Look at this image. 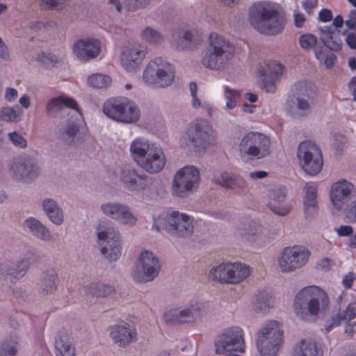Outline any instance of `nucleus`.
Returning a JSON list of instances; mask_svg holds the SVG:
<instances>
[{
    "label": "nucleus",
    "mask_w": 356,
    "mask_h": 356,
    "mask_svg": "<svg viewBox=\"0 0 356 356\" xmlns=\"http://www.w3.org/2000/svg\"><path fill=\"white\" fill-rule=\"evenodd\" d=\"M152 227L158 232L165 229L177 236L190 235L193 230L192 220L189 216L178 211H172L170 213H162L158 218H154Z\"/></svg>",
    "instance_id": "423d86ee"
},
{
    "label": "nucleus",
    "mask_w": 356,
    "mask_h": 356,
    "mask_svg": "<svg viewBox=\"0 0 356 356\" xmlns=\"http://www.w3.org/2000/svg\"><path fill=\"white\" fill-rule=\"evenodd\" d=\"M55 347L57 356H74L75 348L67 341L63 339H58L55 341Z\"/></svg>",
    "instance_id": "c03bdc74"
},
{
    "label": "nucleus",
    "mask_w": 356,
    "mask_h": 356,
    "mask_svg": "<svg viewBox=\"0 0 356 356\" xmlns=\"http://www.w3.org/2000/svg\"><path fill=\"white\" fill-rule=\"evenodd\" d=\"M186 136L190 145L196 148L205 149L215 141L211 126L202 119H197L191 123L186 131Z\"/></svg>",
    "instance_id": "ddd939ff"
},
{
    "label": "nucleus",
    "mask_w": 356,
    "mask_h": 356,
    "mask_svg": "<svg viewBox=\"0 0 356 356\" xmlns=\"http://www.w3.org/2000/svg\"><path fill=\"white\" fill-rule=\"evenodd\" d=\"M210 53L204 56L202 63L207 68L220 70L224 67L225 60L229 58L234 51V47L221 35L211 33L209 35Z\"/></svg>",
    "instance_id": "0eeeda50"
},
{
    "label": "nucleus",
    "mask_w": 356,
    "mask_h": 356,
    "mask_svg": "<svg viewBox=\"0 0 356 356\" xmlns=\"http://www.w3.org/2000/svg\"><path fill=\"white\" fill-rule=\"evenodd\" d=\"M318 0H304L302 7L307 13H310L312 9L316 6Z\"/></svg>",
    "instance_id": "680f3d73"
},
{
    "label": "nucleus",
    "mask_w": 356,
    "mask_h": 356,
    "mask_svg": "<svg viewBox=\"0 0 356 356\" xmlns=\"http://www.w3.org/2000/svg\"><path fill=\"white\" fill-rule=\"evenodd\" d=\"M8 138L13 144L16 147L24 148L27 145L26 140L21 134L16 131L9 133Z\"/></svg>",
    "instance_id": "3c124183"
},
{
    "label": "nucleus",
    "mask_w": 356,
    "mask_h": 356,
    "mask_svg": "<svg viewBox=\"0 0 356 356\" xmlns=\"http://www.w3.org/2000/svg\"><path fill=\"white\" fill-rule=\"evenodd\" d=\"M270 140L264 134L250 131L241 140L239 149L241 154L261 159L268 155Z\"/></svg>",
    "instance_id": "9b49d317"
},
{
    "label": "nucleus",
    "mask_w": 356,
    "mask_h": 356,
    "mask_svg": "<svg viewBox=\"0 0 356 356\" xmlns=\"http://www.w3.org/2000/svg\"><path fill=\"white\" fill-rule=\"evenodd\" d=\"M141 37L146 42L153 44L159 43L163 40L162 35L157 31L149 27L143 31Z\"/></svg>",
    "instance_id": "de8ad7c7"
},
{
    "label": "nucleus",
    "mask_w": 356,
    "mask_h": 356,
    "mask_svg": "<svg viewBox=\"0 0 356 356\" xmlns=\"http://www.w3.org/2000/svg\"><path fill=\"white\" fill-rule=\"evenodd\" d=\"M321 31V40L325 46L334 51H338L341 49V41L339 38L334 37V33L330 27L324 26Z\"/></svg>",
    "instance_id": "e433bc0d"
},
{
    "label": "nucleus",
    "mask_w": 356,
    "mask_h": 356,
    "mask_svg": "<svg viewBox=\"0 0 356 356\" xmlns=\"http://www.w3.org/2000/svg\"><path fill=\"white\" fill-rule=\"evenodd\" d=\"M216 353L241 352L245 350V340L242 329L238 327H229L218 336L215 343Z\"/></svg>",
    "instance_id": "4468645a"
},
{
    "label": "nucleus",
    "mask_w": 356,
    "mask_h": 356,
    "mask_svg": "<svg viewBox=\"0 0 356 356\" xmlns=\"http://www.w3.org/2000/svg\"><path fill=\"white\" fill-rule=\"evenodd\" d=\"M248 266L241 263L221 264L213 268L209 277L220 283L237 284L242 282L250 275Z\"/></svg>",
    "instance_id": "f8f14e48"
},
{
    "label": "nucleus",
    "mask_w": 356,
    "mask_h": 356,
    "mask_svg": "<svg viewBox=\"0 0 356 356\" xmlns=\"http://www.w3.org/2000/svg\"><path fill=\"white\" fill-rule=\"evenodd\" d=\"M73 52L81 60H88L97 57L100 52L97 40H79L73 47Z\"/></svg>",
    "instance_id": "a878e982"
},
{
    "label": "nucleus",
    "mask_w": 356,
    "mask_h": 356,
    "mask_svg": "<svg viewBox=\"0 0 356 356\" xmlns=\"http://www.w3.org/2000/svg\"><path fill=\"white\" fill-rule=\"evenodd\" d=\"M348 88L354 97V100L356 102V76H353L350 79L348 83Z\"/></svg>",
    "instance_id": "69168bd1"
},
{
    "label": "nucleus",
    "mask_w": 356,
    "mask_h": 356,
    "mask_svg": "<svg viewBox=\"0 0 356 356\" xmlns=\"http://www.w3.org/2000/svg\"><path fill=\"white\" fill-rule=\"evenodd\" d=\"M200 182V173L194 166H185L175 175L172 193L178 197H184L189 191L197 188Z\"/></svg>",
    "instance_id": "dca6fc26"
},
{
    "label": "nucleus",
    "mask_w": 356,
    "mask_h": 356,
    "mask_svg": "<svg viewBox=\"0 0 356 356\" xmlns=\"http://www.w3.org/2000/svg\"><path fill=\"white\" fill-rule=\"evenodd\" d=\"M299 41L303 49H308L315 46L317 38L314 35L305 34L300 36Z\"/></svg>",
    "instance_id": "8fccbe9b"
},
{
    "label": "nucleus",
    "mask_w": 356,
    "mask_h": 356,
    "mask_svg": "<svg viewBox=\"0 0 356 356\" xmlns=\"http://www.w3.org/2000/svg\"><path fill=\"white\" fill-rule=\"evenodd\" d=\"M346 42L350 49H356V34L354 33H348L346 38Z\"/></svg>",
    "instance_id": "e2e57ef3"
},
{
    "label": "nucleus",
    "mask_w": 356,
    "mask_h": 356,
    "mask_svg": "<svg viewBox=\"0 0 356 356\" xmlns=\"http://www.w3.org/2000/svg\"><path fill=\"white\" fill-rule=\"evenodd\" d=\"M332 18V13L330 10L323 8L318 13V19L322 22H330Z\"/></svg>",
    "instance_id": "13d9d810"
},
{
    "label": "nucleus",
    "mask_w": 356,
    "mask_h": 356,
    "mask_svg": "<svg viewBox=\"0 0 356 356\" xmlns=\"http://www.w3.org/2000/svg\"><path fill=\"white\" fill-rule=\"evenodd\" d=\"M356 316V304L350 303L346 309L341 313L339 312L333 316L330 322L325 325V330L327 332H330L334 327L339 325L342 321L350 322Z\"/></svg>",
    "instance_id": "2f4dec72"
},
{
    "label": "nucleus",
    "mask_w": 356,
    "mask_h": 356,
    "mask_svg": "<svg viewBox=\"0 0 356 356\" xmlns=\"http://www.w3.org/2000/svg\"><path fill=\"white\" fill-rule=\"evenodd\" d=\"M146 52L138 43L126 47L121 54V64L125 70L135 71L145 57Z\"/></svg>",
    "instance_id": "aec40b11"
},
{
    "label": "nucleus",
    "mask_w": 356,
    "mask_h": 356,
    "mask_svg": "<svg viewBox=\"0 0 356 356\" xmlns=\"http://www.w3.org/2000/svg\"><path fill=\"white\" fill-rule=\"evenodd\" d=\"M283 343V331L278 321H267L256 337V346L260 356H276Z\"/></svg>",
    "instance_id": "20e7f679"
},
{
    "label": "nucleus",
    "mask_w": 356,
    "mask_h": 356,
    "mask_svg": "<svg viewBox=\"0 0 356 356\" xmlns=\"http://www.w3.org/2000/svg\"><path fill=\"white\" fill-rule=\"evenodd\" d=\"M111 82L110 76L102 74H92L88 78V85L97 88H106L111 84Z\"/></svg>",
    "instance_id": "37998d69"
},
{
    "label": "nucleus",
    "mask_w": 356,
    "mask_h": 356,
    "mask_svg": "<svg viewBox=\"0 0 356 356\" xmlns=\"http://www.w3.org/2000/svg\"><path fill=\"white\" fill-rule=\"evenodd\" d=\"M149 3V0H128L125 6L129 10H135L138 8H144Z\"/></svg>",
    "instance_id": "864d4df0"
},
{
    "label": "nucleus",
    "mask_w": 356,
    "mask_h": 356,
    "mask_svg": "<svg viewBox=\"0 0 356 356\" xmlns=\"http://www.w3.org/2000/svg\"><path fill=\"white\" fill-rule=\"evenodd\" d=\"M284 66L275 61L270 60L266 64V68L260 71L261 76L264 79L262 81V88L268 92H274L276 89V83L282 74Z\"/></svg>",
    "instance_id": "5701e85b"
},
{
    "label": "nucleus",
    "mask_w": 356,
    "mask_h": 356,
    "mask_svg": "<svg viewBox=\"0 0 356 356\" xmlns=\"http://www.w3.org/2000/svg\"><path fill=\"white\" fill-rule=\"evenodd\" d=\"M293 92L297 95L298 108L301 115H305L310 110L316 97V92L310 83L301 81L294 85Z\"/></svg>",
    "instance_id": "412c9836"
},
{
    "label": "nucleus",
    "mask_w": 356,
    "mask_h": 356,
    "mask_svg": "<svg viewBox=\"0 0 356 356\" xmlns=\"http://www.w3.org/2000/svg\"><path fill=\"white\" fill-rule=\"evenodd\" d=\"M329 298L327 293L316 286H309L301 289L296 296L294 309L298 316L305 311L311 315H317L320 309H325L328 306Z\"/></svg>",
    "instance_id": "7ed1b4c3"
},
{
    "label": "nucleus",
    "mask_w": 356,
    "mask_h": 356,
    "mask_svg": "<svg viewBox=\"0 0 356 356\" xmlns=\"http://www.w3.org/2000/svg\"><path fill=\"white\" fill-rule=\"evenodd\" d=\"M130 151L136 163L150 173L159 172L165 164V157L162 149L143 138L134 140Z\"/></svg>",
    "instance_id": "f03ea898"
},
{
    "label": "nucleus",
    "mask_w": 356,
    "mask_h": 356,
    "mask_svg": "<svg viewBox=\"0 0 356 356\" xmlns=\"http://www.w3.org/2000/svg\"><path fill=\"white\" fill-rule=\"evenodd\" d=\"M63 106L72 108L80 113L76 102L68 97L59 96L52 98L47 105V111L50 115L53 108L61 109Z\"/></svg>",
    "instance_id": "72a5a7b5"
},
{
    "label": "nucleus",
    "mask_w": 356,
    "mask_h": 356,
    "mask_svg": "<svg viewBox=\"0 0 356 356\" xmlns=\"http://www.w3.org/2000/svg\"><path fill=\"white\" fill-rule=\"evenodd\" d=\"M356 280V275L353 272H349L345 275L342 280V284L346 289H350L353 286V283Z\"/></svg>",
    "instance_id": "6e6d98bb"
},
{
    "label": "nucleus",
    "mask_w": 356,
    "mask_h": 356,
    "mask_svg": "<svg viewBox=\"0 0 356 356\" xmlns=\"http://www.w3.org/2000/svg\"><path fill=\"white\" fill-rule=\"evenodd\" d=\"M224 92L227 107L229 109L234 108L236 105L237 99L241 96L239 91L232 90L228 86H225Z\"/></svg>",
    "instance_id": "09e8293b"
},
{
    "label": "nucleus",
    "mask_w": 356,
    "mask_h": 356,
    "mask_svg": "<svg viewBox=\"0 0 356 356\" xmlns=\"http://www.w3.org/2000/svg\"><path fill=\"white\" fill-rule=\"evenodd\" d=\"M286 197L285 188H278L270 192L269 194L270 202L268 207L275 214L280 216H286L291 210V207L287 204H283L282 202Z\"/></svg>",
    "instance_id": "cd10ccee"
},
{
    "label": "nucleus",
    "mask_w": 356,
    "mask_h": 356,
    "mask_svg": "<svg viewBox=\"0 0 356 356\" xmlns=\"http://www.w3.org/2000/svg\"><path fill=\"white\" fill-rule=\"evenodd\" d=\"M249 20L256 30L266 35L279 33L285 24L284 17L266 2H257L250 8Z\"/></svg>",
    "instance_id": "f257e3e1"
},
{
    "label": "nucleus",
    "mask_w": 356,
    "mask_h": 356,
    "mask_svg": "<svg viewBox=\"0 0 356 356\" xmlns=\"http://www.w3.org/2000/svg\"><path fill=\"white\" fill-rule=\"evenodd\" d=\"M110 335L115 343L121 347H125L136 340V332L130 325L121 322L111 327Z\"/></svg>",
    "instance_id": "393cba45"
},
{
    "label": "nucleus",
    "mask_w": 356,
    "mask_h": 356,
    "mask_svg": "<svg viewBox=\"0 0 356 356\" xmlns=\"http://www.w3.org/2000/svg\"><path fill=\"white\" fill-rule=\"evenodd\" d=\"M297 156L302 169L308 175L319 173L323 165L321 149L311 141L302 142L298 148Z\"/></svg>",
    "instance_id": "1a4fd4ad"
},
{
    "label": "nucleus",
    "mask_w": 356,
    "mask_h": 356,
    "mask_svg": "<svg viewBox=\"0 0 356 356\" xmlns=\"http://www.w3.org/2000/svg\"><path fill=\"white\" fill-rule=\"evenodd\" d=\"M353 185L346 179L334 182L330 190V199L334 208L343 209L347 204Z\"/></svg>",
    "instance_id": "4be33fe9"
},
{
    "label": "nucleus",
    "mask_w": 356,
    "mask_h": 356,
    "mask_svg": "<svg viewBox=\"0 0 356 356\" xmlns=\"http://www.w3.org/2000/svg\"><path fill=\"white\" fill-rule=\"evenodd\" d=\"M10 171L16 179L27 182L37 177L39 168L33 159L19 156L13 160Z\"/></svg>",
    "instance_id": "a211bd4d"
},
{
    "label": "nucleus",
    "mask_w": 356,
    "mask_h": 356,
    "mask_svg": "<svg viewBox=\"0 0 356 356\" xmlns=\"http://www.w3.org/2000/svg\"><path fill=\"white\" fill-rule=\"evenodd\" d=\"M309 256L310 252L305 247H286L279 258L280 268L285 273L294 271L305 266Z\"/></svg>",
    "instance_id": "2eb2a0df"
},
{
    "label": "nucleus",
    "mask_w": 356,
    "mask_h": 356,
    "mask_svg": "<svg viewBox=\"0 0 356 356\" xmlns=\"http://www.w3.org/2000/svg\"><path fill=\"white\" fill-rule=\"evenodd\" d=\"M24 223L35 236L42 240L49 238V234L48 230L38 220L33 218H30L26 220Z\"/></svg>",
    "instance_id": "58836bf2"
},
{
    "label": "nucleus",
    "mask_w": 356,
    "mask_h": 356,
    "mask_svg": "<svg viewBox=\"0 0 356 356\" xmlns=\"http://www.w3.org/2000/svg\"><path fill=\"white\" fill-rule=\"evenodd\" d=\"M200 306L191 305L190 308L179 310L177 308L167 309L163 318L168 324L175 325L193 321L199 314Z\"/></svg>",
    "instance_id": "b1692460"
},
{
    "label": "nucleus",
    "mask_w": 356,
    "mask_h": 356,
    "mask_svg": "<svg viewBox=\"0 0 356 356\" xmlns=\"http://www.w3.org/2000/svg\"><path fill=\"white\" fill-rule=\"evenodd\" d=\"M17 91L15 88H8L6 90L5 98L8 102H13L17 97Z\"/></svg>",
    "instance_id": "052dcab7"
},
{
    "label": "nucleus",
    "mask_w": 356,
    "mask_h": 356,
    "mask_svg": "<svg viewBox=\"0 0 356 356\" xmlns=\"http://www.w3.org/2000/svg\"><path fill=\"white\" fill-rule=\"evenodd\" d=\"M294 356H323V352L318 348L316 343L302 340L294 350Z\"/></svg>",
    "instance_id": "f704fd0d"
},
{
    "label": "nucleus",
    "mask_w": 356,
    "mask_h": 356,
    "mask_svg": "<svg viewBox=\"0 0 356 356\" xmlns=\"http://www.w3.org/2000/svg\"><path fill=\"white\" fill-rule=\"evenodd\" d=\"M46 8L54 10H61L64 7L66 0H42Z\"/></svg>",
    "instance_id": "5fc2aeb1"
},
{
    "label": "nucleus",
    "mask_w": 356,
    "mask_h": 356,
    "mask_svg": "<svg viewBox=\"0 0 356 356\" xmlns=\"http://www.w3.org/2000/svg\"><path fill=\"white\" fill-rule=\"evenodd\" d=\"M120 179L125 187L131 191L140 193L147 191L150 188V180L145 175H139L130 168H124L122 170Z\"/></svg>",
    "instance_id": "6ab92c4d"
},
{
    "label": "nucleus",
    "mask_w": 356,
    "mask_h": 356,
    "mask_svg": "<svg viewBox=\"0 0 356 356\" xmlns=\"http://www.w3.org/2000/svg\"><path fill=\"white\" fill-rule=\"evenodd\" d=\"M22 114V111L17 108L3 107L0 108V120L6 122H17Z\"/></svg>",
    "instance_id": "a18cd8bd"
},
{
    "label": "nucleus",
    "mask_w": 356,
    "mask_h": 356,
    "mask_svg": "<svg viewBox=\"0 0 356 356\" xmlns=\"http://www.w3.org/2000/svg\"><path fill=\"white\" fill-rule=\"evenodd\" d=\"M18 343L16 335L4 339L0 345V356H15L18 350Z\"/></svg>",
    "instance_id": "4c0bfd02"
},
{
    "label": "nucleus",
    "mask_w": 356,
    "mask_h": 356,
    "mask_svg": "<svg viewBox=\"0 0 356 356\" xmlns=\"http://www.w3.org/2000/svg\"><path fill=\"white\" fill-rule=\"evenodd\" d=\"M81 129H84L82 121L76 118L74 120L72 118L69 120L67 126L61 132L62 138L69 145L74 143L76 139H79V136L76 137V136L79 134Z\"/></svg>",
    "instance_id": "473e14b6"
},
{
    "label": "nucleus",
    "mask_w": 356,
    "mask_h": 356,
    "mask_svg": "<svg viewBox=\"0 0 356 356\" xmlns=\"http://www.w3.org/2000/svg\"><path fill=\"white\" fill-rule=\"evenodd\" d=\"M103 111L110 118L124 123H133L140 118L138 106L127 97L108 99L103 106Z\"/></svg>",
    "instance_id": "39448f33"
},
{
    "label": "nucleus",
    "mask_w": 356,
    "mask_h": 356,
    "mask_svg": "<svg viewBox=\"0 0 356 356\" xmlns=\"http://www.w3.org/2000/svg\"><path fill=\"white\" fill-rule=\"evenodd\" d=\"M273 298L266 291H261L256 296L254 306L257 309L266 312L273 306Z\"/></svg>",
    "instance_id": "79ce46f5"
},
{
    "label": "nucleus",
    "mask_w": 356,
    "mask_h": 356,
    "mask_svg": "<svg viewBox=\"0 0 356 356\" xmlns=\"http://www.w3.org/2000/svg\"><path fill=\"white\" fill-rule=\"evenodd\" d=\"M339 236H349L353 233V228L350 225H341L338 228H334Z\"/></svg>",
    "instance_id": "4d7b16f0"
},
{
    "label": "nucleus",
    "mask_w": 356,
    "mask_h": 356,
    "mask_svg": "<svg viewBox=\"0 0 356 356\" xmlns=\"http://www.w3.org/2000/svg\"><path fill=\"white\" fill-rule=\"evenodd\" d=\"M346 26L350 29H354L356 27V10H353L349 14V19L346 22Z\"/></svg>",
    "instance_id": "bf43d9fd"
},
{
    "label": "nucleus",
    "mask_w": 356,
    "mask_h": 356,
    "mask_svg": "<svg viewBox=\"0 0 356 356\" xmlns=\"http://www.w3.org/2000/svg\"><path fill=\"white\" fill-rule=\"evenodd\" d=\"M143 79L147 83L168 86L174 81L175 70L170 63L161 58H156L147 64Z\"/></svg>",
    "instance_id": "6e6552de"
},
{
    "label": "nucleus",
    "mask_w": 356,
    "mask_h": 356,
    "mask_svg": "<svg viewBox=\"0 0 356 356\" xmlns=\"http://www.w3.org/2000/svg\"><path fill=\"white\" fill-rule=\"evenodd\" d=\"M113 291L114 289L112 286L100 283H92L86 288L87 294H90L95 297H106Z\"/></svg>",
    "instance_id": "ea45409f"
},
{
    "label": "nucleus",
    "mask_w": 356,
    "mask_h": 356,
    "mask_svg": "<svg viewBox=\"0 0 356 356\" xmlns=\"http://www.w3.org/2000/svg\"><path fill=\"white\" fill-rule=\"evenodd\" d=\"M97 237L101 241V252L110 261H116L121 255L120 235L113 226L101 222L97 227Z\"/></svg>",
    "instance_id": "9d476101"
},
{
    "label": "nucleus",
    "mask_w": 356,
    "mask_h": 356,
    "mask_svg": "<svg viewBox=\"0 0 356 356\" xmlns=\"http://www.w3.org/2000/svg\"><path fill=\"white\" fill-rule=\"evenodd\" d=\"M332 264V261L331 259L328 258H324L319 261L318 266L322 269L328 270L331 266Z\"/></svg>",
    "instance_id": "774afa93"
},
{
    "label": "nucleus",
    "mask_w": 356,
    "mask_h": 356,
    "mask_svg": "<svg viewBox=\"0 0 356 356\" xmlns=\"http://www.w3.org/2000/svg\"><path fill=\"white\" fill-rule=\"evenodd\" d=\"M37 60L44 65H54L59 61V58L54 54H45L42 52L38 56Z\"/></svg>",
    "instance_id": "603ef678"
},
{
    "label": "nucleus",
    "mask_w": 356,
    "mask_h": 356,
    "mask_svg": "<svg viewBox=\"0 0 356 356\" xmlns=\"http://www.w3.org/2000/svg\"><path fill=\"white\" fill-rule=\"evenodd\" d=\"M56 280L57 275L55 273L54 270L51 269L48 273H46V277L43 278L42 283V291L47 293L54 291L56 288Z\"/></svg>",
    "instance_id": "49530a36"
},
{
    "label": "nucleus",
    "mask_w": 356,
    "mask_h": 356,
    "mask_svg": "<svg viewBox=\"0 0 356 356\" xmlns=\"http://www.w3.org/2000/svg\"><path fill=\"white\" fill-rule=\"evenodd\" d=\"M43 208L52 222L60 225L63 221V214L53 200H44Z\"/></svg>",
    "instance_id": "c9c22d12"
},
{
    "label": "nucleus",
    "mask_w": 356,
    "mask_h": 356,
    "mask_svg": "<svg viewBox=\"0 0 356 356\" xmlns=\"http://www.w3.org/2000/svg\"><path fill=\"white\" fill-rule=\"evenodd\" d=\"M305 21V17L302 13H296L294 15V22L297 27L302 26Z\"/></svg>",
    "instance_id": "338daca9"
},
{
    "label": "nucleus",
    "mask_w": 356,
    "mask_h": 356,
    "mask_svg": "<svg viewBox=\"0 0 356 356\" xmlns=\"http://www.w3.org/2000/svg\"><path fill=\"white\" fill-rule=\"evenodd\" d=\"M337 60V56L335 54L331 53L326 56L324 64L327 68H331L334 66L335 61Z\"/></svg>",
    "instance_id": "0e129e2a"
},
{
    "label": "nucleus",
    "mask_w": 356,
    "mask_h": 356,
    "mask_svg": "<svg viewBox=\"0 0 356 356\" xmlns=\"http://www.w3.org/2000/svg\"><path fill=\"white\" fill-rule=\"evenodd\" d=\"M104 214L113 219L120 220L122 223L134 225L136 218L130 212L129 209L120 204H106L102 206Z\"/></svg>",
    "instance_id": "bb28decb"
},
{
    "label": "nucleus",
    "mask_w": 356,
    "mask_h": 356,
    "mask_svg": "<svg viewBox=\"0 0 356 356\" xmlns=\"http://www.w3.org/2000/svg\"><path fill=\"white\" fill-rule=\"evenodd\" d=\"M214 181L216 184L225 188H236V186L242 187L243 185L242 180H237L227 172H223L219 177H214Z\"/></svg>",
    "instance_id": "a19ab883"
},
{
    "label": "nucleus",
    "mask_w": 356,
    "mask_h": 356,
    "mask_svg": "<svg viewBox=\"0 0 356 356\" xmlns=\"http://www.w3.org/2000/svg\"><path fill=\"white\" fill-rule=\"evenodd\" d=\"M139 264L143 271L134 270L132 276L138 282L152 281L158 275L161 268L159 259L148 250L141 252Z\"/></svg>",
    "instance_id": "f3484780"
},
{
    "label": "nucleus",
    "mask_w": 356,
    "mask_h": 356,
    "mask_svg": "<svg viewBox=\"0 0 356 356\" xmlns=\"http://www.w3.org/2000/svg\"><path fill=\"white\" fill-rule=\"evenodd\" d=\"M316 194L317 185L314 183L306 184L303 204L305 214L307 217L311 216L317 212Z\"/></svg>",
    "instance_id": "c756f323"
},
{
    "label": "nucleus",
    "mask_w": 356,
    "mask_h": 356,
    "mask_svg": "<svg viewBox=\"0 0 356 356\" xmlns=\"http://www.w3.org/2000/svg\"><path fill=\"white\" fill-rule=\"evenodd\" d=\"M178 40L176 47L179 49H193L196 44L202 41V34L197 31H186L182 33L179 31L177 33Z\"/></svg>",
    "instance_id": "7c9ffc66"
},
{
    "label": "nucleus",
    "mask_w": 356,
    "mask_h": 356,
    "mask_svg": "<svg viewBox=\"0 0 356 356\" xmlns=\"http://www.w3.org/2000/svg\"><path fill=\"white\" fill-rule=\"evenodd\" d=\"M36 256L34 254H31L30 257L27 259H23L20 261L15 268H10L9 267V261H0V274L6 275H12L15 278H19L25 275L29 266L31 264L30 260L35 261Z\"/></svg>",
    "instance_id": "c85d7f7f"
}]
</instances>
